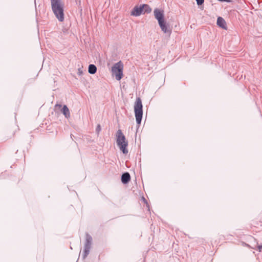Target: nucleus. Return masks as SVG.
Here are the masks:
<instances>
[{
    "label": "nucleus",
    "mask_w": 262,
    "mask_h": 262,
    "mask_svg": "<svg viewBox=\"0 0 262 262\" xmlns=\"http://www.w3.org/2000/svg\"><path fill=\"white\" fill-rule=\"evenodd\" d=\"M52 10L60 21L64 20L63 3L61 0H51Z\"/></svg>",
    "instance_id": "obj_1"
},
{
    "label": "nucleus",
    "mask_w": 262,
    "mask_h": 262,
    "mask_svg": "<svg viewBox=\"0 0 262 262\" xmlns=\"http://www.w3.org/2000/svg\"><path fill=\"white\" fill-rule=\"evenodd\" d=\"M92 238L90 236H88L86 238V242L84 246V248L81 253V256L83 259H85L89 255L91 249Z\"/></svg>",
    "instance_id": "obj_5"
},
{
    "label": "nucleus",
    "mask_w": 262,
    "mask_h": 262,
    "mask_svg": "<svg viewBox=\"0 0 262 262\" xmlns=\"http://www.w3.org/2000/svg\"><path fill=\"white\" fill-rule=\"evenodd\" d=\"M123 69V64L120 61L116 63L112 67V72H113V74L115 75L116 79L117 80H120L122 77Z\"/></svg>",
    "instance_id": "obj_4"
},
{
    "label": "nucleus",
    "mask_w": 262,
    "mask_h": 262,
    "mask_svg": "<svg viewBox=\"0 0 262 262\" xmlns=\"http://www.w3.org/2000/svg\"><path fill=\"white\" fill-rule=\"evenodd\" d=\"M117 143L120 149L124 154L128 153L127 146L128 142L126 140L125 137L122 133L121 130H118L117 133Z\"/></svg>",
    "instance_id": "obj_2"
},
{
    "label": "nucleus",
    "mask_w": 262,
    "mask_h": 262,
    "mask_svg": "<svg viewBox=\"0 0 262 262\" xmlns=\"http://www.w3.org/2000/svg\"><path fill=\"white\" fill-rule=\"evenodd\" d=\"M217 25L223 28L226 29V24L225 20L221 17H219L217 19Z\"/></svg>",
    "instance_id": "obj_8"
},
{
    "label": "nucleus",
    "mask_w": 262,
    "mask_h": 262,
    "mask_svg": "<svg viewBox=\"0 0 262 262\" xmlns=\"http://www.w3.org/2000/svg\"><path fill=\"white\" fill-rule=\"evenodd\" d=\"M142 8L143 11V13H145L146 12L150 13L151 11V9L150 8V7L148 5L146 4H144L142 5Z\"/></svg>",
    "instance_id": "obj_12"
},
{
    "label": "nucleus",
    "mask_w": 262,
    "mask_h": 262,
    "mask_svg": "<svg viewBox=\"0 0 262 262\" xmlns=\"http://www.w3.org/2000/svg\"><path fill=\"white\" fill-rule=\"evenodd\" d=\"M158 23H159V25L162 31L164 33H166L167 32V28L166 26V22L164 20V19L159 21Z\"/></svg>",
    "instance_id": "obj_10"
},
{
    "label": "nucleus",
    "mask_w": 262,
    "mask_h": 262,
    "mask_svg": "<svg viewBox=\"0 0 262 262\" xmlns=\"http://www.w3.org/2000/svg\"><path fill=\"white\" fill-rule=\"evenodd\" d=\"M142 104L141 99L138 97L136 99L135 106L134 111L135 113V117L136 122L138 124L141 123V121L142 118L143 110H142Z\"/></svg>",
    "instance_id": "obj_3"
},
{
    "label": "nucleus",
    "mask_w": 262,
    "mask_h": 262,
    "mask_svg": "<svg viewBox=\"0 0 262 262\" xmlns=\"http://www.w3.org/2000/svg\"><path fill=\"white\" fill-rule=\"evenodd\" d=\"M83 74L82 68H79L78 70V74L81 75Z\"/></svg>",
    "instance_id": "obj_15"
},
{
    "label": "nucleus",
    "mask_w": 262,
    "mask_h": 262,
    "mask_svg": "<svg viewBox=\"0 0 262 262\" xmlns=\"http://www.w3.org/2000/svg\"><path fill=\"white\" fill-rule=\"evenodd\" d=\"M143 200H144V201H146V200H145V198H143Z\"/></svg>",
    "instance_id": "obj_19"
},
{
    "label": "nucleus",
    "mask_w": 262,
    "mask_h": 262,
    "mask_svg": "<svg viewBox=\"0 0 262 262\" xmlns=\"http://www.w3.org/2000/svg\"><path fill=\"white\" fill-rule=\"evenodd\" d=\"M219 1H221V2H228V0H219Z\"/></svg>",
    "instance_id": "obj_18"
},
{
    "label": "nucleus",
    "mask_w": 262,
    "mask_h": 262,
    "mask_svg": "<svg viewBox=\"0 0 262 262\" xmlns=\"http://www.w3.org/2000/svg\"><path fill=\"white\" fill-rule=\"evenodd\" d=\"M155 18L158 22L164 20V11L158 9H155L154 11Z\"/></svg>",
    "instance_id": "obj_6"
},
{
    "label": "nucleus",
    "mask_w": 262,
    "mask_h": 262,
    "mask_svg": "<svg viewBox=\"0 0 262 262\" xmlns=\"http://www.w3.org/2000/svg\"><path fill=\"white\" fill-rule=\"evenodd\" d=\"M89 72L90 74H94L96 72L97 68L94 64H90L89 67Z\"/></svg>",
    "instance_id": "obj_13"
},
{
    "label": "nucleus",
    "mask_w": 262,
    "mask_h": 262,
    "mask_svg": "<svg viewBox=\"0 0 262 262\" xmlns=\"http://www.w3.org/2000/svg\"><path fill=\"white\" fill-rule=\"evenodd\" d=\"M258 249H259V251H261V249H262V245H261V246H259L258 247Z\"/></svg>",
    "instance_id": "obj_17"
},
{
    "label": "nucleus",
    "mask_w": 262,
    "mask_h": 262,
    "mask_svg": "<svg viewBox=\"0 0 262 262\" xmlns=\"http://www.w3.org/2000/svg\"><path fill=\"white\" fill-rule=\"evenodd\" d=\"M130 179V177L128 172H125L122 175L121 181L124 184L128 183Z\"/></svg>",
    "instance_id": "obj_9"
},
{
    "label": "nucleus",
    "mask_w": 262,
    "mask_h": 262,
    "mask_svg": "<svg viewBox=\"0 0 262 262\" xmlns=\"http://www.w3.org/2000/svg\"><path fill=\"white\" fill-rule=\"evenodd\" d=\"M196 1L198 5H201L204 3V0H196Z\"/></svg>",
    "instance_id": "obj_14"
},
{
    "label": "nucleus",
    "mask_w": 262,
    "mask_h": 262,
    "mask_svg": "<svg viewBox=\"0 0 262 262\" xmlns=\"http://www.w3.org/2000/svg\"><path fill=\"white\" fill-rule=\"evenodd\" d=\"M143 12V11L142 8V6L140 7L136 6L131 12V15L138 16L142 14Z\"/></svg>",
    "instance_id": "obj_7"
},
{
    "label": "nucleus",
    "mask_w": 262,
    "mask_h": 262,
    "mask_svg": "<svg viewBox=\"0 0 262 262\" xmlns=\"http://www.w3.org/2000/svg\"><path fill=\"white\" fill-rule=\"evenodd\" d=\"M61 107V105H60V104H56V105H55V107H56V108H60Z\"/></svg>",
    "instance_id": "obj_16"
},
{
    "label": "nucleus",
    "mask_w": 262,
    "mask_h": 262,
    "mask_svg": "<svg viewBox=\"0 0 262 262\" xmlns=\"http://www.w3.org/2000/svg\"><path fill=\"white\" fill-rule=\"evenodd\" d=\"M62 112L66 118H69L70 116V113L69 108L66 105H64L62 109Z\"/></svg>",
    "instance_id": "obj_11"
}]
</instances>
